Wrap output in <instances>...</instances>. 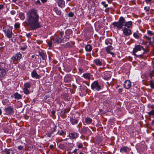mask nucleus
<instances>
[{
    "mask_svg": "<svg viewBox=\"0 0 154 154\" xmlns=\"http://www.w3.org/2000/svg\"><path fill=\"white\" fill-rule=\"evenodd\" d=\"M69 44V43H66V45H68Z\"/></svg>",
    "mask_w": 154,
    "mask_h": 154,
    "instance_id": "0e129e2a",
    "label": "nucleus"
},
{
    "mask_svg": "<svg viewBox=\"0 0 154 154\" xmlns=\"http://www.w3.org/2000/svg\"><path fill=\"white\" fill-rule=\"evenodd\" d=\"M131 86V82L129 80H127L125 82L124 84V87L126 89L129 88Z\"/></svg>",
    "mask_w": 154,
    "mask_h": 154,
    "instance_id": "f8f14e48",
    "label": "nucleus"
},
{
    "mask_svg": "<svg viewBox=\"0 0 154 154\" xmlns=\"http://www.w3.org/2000/svg\"><path fill=\"white\" fill-rule=\"evenodd\" d=\"M113 49V48L112 46L109 45L106 47V51L108 53L113 56L114 55L113 53L110 51L112 50Z\"/></svg>",
    "mask_w": 154,
    "mask_h": 154,
    "instance_id": "dca6fc26",
    "label": "nucleus"
},
{
    "mask_svg": "<svg viewBox=\"0 0 154 154\" xmlns=\"http://www.w3.org/2000/svg\"><path fill=\"white\" fill-rule=\"evenodd\" d=\"M39 55L41 56L43 60H46L47 58V55L45 53L42 52L39 53Z\"/></svg>",
    "mask_w": 154,
    "mask_h": 154,
    "instance_id": "393cba45",
    "label": "nucleus"
},
{
    "mask_svg": "<svg viewBox=\"0 0 154 154\" xmlns=\"http://www.w3.org/2000/svg\"><path fill=\"white\" fill-rule=\"evenodd\" d=\"M11 14H12V15H14L15 14V11H11Z\"/></svg>",
    "mask_w": 154,
    "mask_h": 154,
    "instance_id": "de8ad7c7",
    "label": "nucleus"
},
{
    "mask_svg": "<svg viewBox=\"0 0 154 154\" xmlns=\"http://www.w3.org/2000/svg\"><path fill=\"white\" fill-rule=\"evenodd\" d=\"M41 4V3L39 0H38L35 3V4L38 5H39Z\"/></svg>",
    "mask_w": 154,
    "mask_h": 154,
    "instance_id": "37998d69",
    "label": "nucleus"
},
{
    "mask_svg": "<svg viewBox=\"0 0 154 154\" xmlns=\"http://www.w3.org/2000/svg\"><path fill=\"white\" fill-rule=\"evenodd\" d=\"M2 154H14V152L11 149H6L3 151Z\"/></svg>",
    "mask_w": 154,
    "mask_h": 154,
    "instance_id": "f3484780",
    "label": "nucleus"
},
{
    "mask_svg": "<svg viewBox=\"0 0 154 154\" xmlns=\"http://www.w3.org/2000/svg\"><path fill=\"white\" fill-rule=\"evenodd\" d=\"M85 122L87 124H90L92 122V119L90 118H87L85 119Z\"/></svg>",
    "mask_w": 154,
    "mask_h": 154,
    "instance_id": "cd10ccee",
    "label": "nucleus"
},
{
    "mask_svg": "<svg viewBox=\"0 0 154 154\" xmlns=\"http://www.w3.org/2000/svg\"><path fill=\"white\" fill-rule=\"evenodd\" d=\"M48 45L49 47L50 48L52 47V43L51 42V41H48Z\"/></svg>",
    "mask_w": 154,
    "mask_h": 154,
    "instance_id": "a19ab883",
    "label": "nucleus"
},
{
    "mask_svg": "<svg viewBox=\"0 0 154 154\" xmlns=\"http://www.w3.org/2000/svg\"><path fill=\"white\" fill-rule=\"evenodd\" d=\"M114 27L116 28L118 30L122 29L123 26L129 28L132 27V22L131 21H125V19L122 17H121L117 22H115L112 23Z\"/></svg>",
    "mask_w": 154,
    "mask_h": 154,
    "instance_id": "f03ea898",
    "label": "nucleus"
},
{
    "mask_svg": "<svg viewBox=\"0 0 154 154\" xmlns=\"http://www.w3.org/2000/svg\"><path fill=\"white\" fill-rule=\"evenodd\" d=\"M3 31L5 35L9 38H11L13 35L12 30L7 28H3Z\"/></svg>",
    "mask_w": 154,
    "mask_h": 154,
    "instance_id": "20e7f679",
    "label": "nucleus"
},
{
    "mask_svg": "<svg viewBox=\"0 0 154 154\" xmlns=\"http://www.w3.org/2000/svg\"><path fill=\"white\" fill-rule=\"evenodd\" d=\"M147 33L148 35H150L151 36H152L154 35V32H152L151 31H150V30L147 31Z\"/></svg>",
    "mask_w": 154,
    "mask_h": 154,
    "instance_id": "c9c22d12",
    "label": "nucleus"
},
{
    "mask_svg": "<svg viewBox=\"0 0 154 154\" xmlns=\"http://www.w3.org/2000/svg\"><path fill=\"white\" fill-rule=\"evenodd\" d=\"M20 27V23H16L14 25V27L16 28H18Z\"/></svg>",
    "mask_w": 154,
    "mask_h": 154,
    "instance_id": "e433bc0d",
    "label": "nucleus"
},
{
    "mask_svg": "<svg viewBox=\"0 0 154 154\" xmlns=\"http://www.w3.org/2000/svg\"><path fill=\"white\" fill-rule=\"evenodd\" d=\"M64 34V32H60V35L61 37H62L63 35Z\"/></svg>",
    "mask_w": 154,
    "mask_h": 154,
    "instance_id": "603ef678",
    "label": "nucleus"
},
{
    "mask_svg": "<svg viewBox=\"0 0 154 154\" xmlns=\"http://www.w3.org/2000/svg\"><path fill=\"white\" fill-rule=\"evenodd\" d=\"M69 136L71 138L75 139L78 137V134L75 132L71 133L69 134Z\"/></svg>",
    "mask_w": 154,
    "mask_h": 154,
    "instance_id": "2eb2a0df",
    "label": "nucleus"
},
{
    "mask_svg": "<svg viewBox=\"0 0 154 154\" xmlns=\"http://www.w3.org/2000/svg\"><path fill=\"white\" fill-rule=\"evenodd\" d=\"M68 15L69 17H72L74 15V14L72 12H70L69 13Z\"/></svg>",
    "mask_w": 154,
    "mask_h": 154,
    "instance_id": "79ce46f5",
    "label": "nucleus"
},
{
    "mask_svg": "<svg viewBox=\"0 0 154 154\" xmlns=\"http://www.w3.org/2000/svg\"><path fill=\"white\" fill-rule=\"evenodd\" d=\"M79 154H84L83 153H82V152H80V153Z\"/></svg>",
    "mask_w": 154,
    "mask_h": 154,
    "instance_id": "69168bd1",
    "label": "nucleus"
},
{
    "mask_svg": "<svg viewBox=\"0 0 154 154\" xmlns=\"http://www.w3.org/2000/svg\"><path fill=\"white\" fill-rule=\"evenodd\" d=\"M22 57V55L20 53L17 54L15 56L12 57L11 59L13 61L20 60Z\"/></svg>",
    "mask_w": 154,
    "mask_h": 154,
    "instance_id": "1a4fd4ad",
    "label": "nucleus"
},
{
    "mask_svg": "<svg viewBox=\"0 0 154 154\" xmlns=\"http://www.w3.org/2000/svg\"><path fill=\"white\" fill-rule=\"evenodd\" d=\"M26 35L27 37H29L31 36V34L29 33H26Z\"/></svg>",
    "mask_w": 154,
    "mask_h": 154,
    "instance_id": "8fccbe9b",
    "label": "nucleus"
},
{
    "mask_svg": "<svg viewBox=\"0 0 154 154\" xmlns=\"http://www.w3.org/2000/svg\"><path fill=\"white\" fill-rule=\"evenodd\" d=\"M71 80V78L68 76H66L64 78V81L66 82H68Z\"/></svg>",
    "mask_w": 154,
    "mask_h": 154,
    "instance_id": "c85d7f7f",
    "label": "nucleus"
},
{
    "mask_svg": "<svg viewBox=\"0 0 154 154\" xmlns=\"http://www.w3.org/2000/svg\"><path fill=\"white\" fill-rule=\"evenodd\" d=\"M70 122L72 125H74L78 123V121L77 119L71 118L70 119Z\"/></svg>",
    "mask_w": 154,
    "mask_h": 154,
    "instance_id": "412c9836",
    "label": "nucleus"
},
{
    "mask_svg": "<svg viewBox=\"0 0 154 154\" xmlns=\"http://www.w3.org/2000/svg\"><path fill=\"white\" fill-rule=\"evenodd\" d=\"M14 95L15 98L17 99H20L22 98L21 95L17 92L15 93L14 94Z\"/></svg>",
    "mask_w": 154,
    "mask_h": 154,
    "instance_id": "a878e982",
    "label": "nucleus"
},
{
    "mask_svg": "<svg viewBox=\"0 0 154 154\" xmlns=\"http://www.w3.org/2000/svg\"><path fill=\"white\" fill-rule=\"evenodd\" d=\"M129 151V148L127 146L122 147L120 149V152L122 153H126Z\"/></svg>",
    "mask_w": 154,
    "mask_h": 154,
    "instance_id": "4468645a",
    "label": "nucleus"
},
{
    "mask_svg": "<svg viewBox=\"0 0 154 154\" xmlns=\"http://www.w3.org/2000/svg\"><path fill=\"white\" fill-rule=\"evenodd\" d=\"M143 50V54L145 52V50L144 48H143V47L141 45H136L133 49V53L134 54V55L136 56V54L135 53L137 52L138 51H140L141 50Z\"/></svg>",
    "mask_w": 154,
    "mask_h": 154,
    "instance_id": "39448f33",
    "label": "nucleus"
},
{
    "mask_svg": "<svg viewBox=\"0 0 154 154\" xmlns=\"http://www.w3.org/2000/svg\"><path fill=\"white\" fill-rule=\"evenodd\" d=\"M77 150H78V149H75L73 151V153H76Z\"/></svg>",
    "mask_w": 154,
    "mask_h": 154,
    "instance_id": "864d4df0",
    "label": "nucleus"
},
{
    "mask_svg": "<svg viewBox=\"0 0 154 154\" xmlns=\"http://www.w3.org/2000/svg\"><path fill=\"white\" fill-rule=\"evenodd\" d=\"M105 43L107 45H111L112 43V40L110 38H107L105 41Z\"/></svg>",
    "mask_w": 154,
    "mask_h": 154,
    "instance_id": "b1692460",
    "label": "nucleus"
},
{
    "mask_svg": "<svg viewBox=\"0 0 154 154\" xmlns=\"http://www.w3.org/2000/svg\"><path fill=\"white\" fill-rule=\"evenodd\" d=\"M122 29L123 33L125 36H129L131 34V31L129 28H128L125 27Z\"/></svg>",
    "mask_w": 154,
    "mask_h": 154,
    "instance_id": "0eeeda50",
    "label": "nucleus"
},
{
    "mask_svg": "<svg viewBox=\"0 0 154 154\" xmlns=\"http://www.w3.org/2000/svg\"><path fill=\"white\" fill-rule=\"evenodd\" d=\"M83 147V145L82 143H80L78 146V147L79 148H82Z\"/></svg>",
    "mask_w": 154,
    "mask_h": 154,
    "instance_id": "c03bdc74",
    "label": "nucleus"
},
{
    "mask_svg": "<svg viewBox=\"0 0 154 154\" xmlns=\"http://www.w3.org/2000/svg\"><path fill=\"white\" fill-rule=\"evenodd\" d=\"M57 13L58 14V15H60V12L59 11H58V12Z\"/></svg>",
    "mask_w": 154,
    "mask_h": 154,
    "instance_id": "6e6d98bb",
    "label": "nucleus"
},
{
    "mask_svg": "<svg viewBox=\"0 0 154 154\" xmlns=\"http://www.w3.org/2000/svg\"><path fill=\"white\" fill-rule=\"evenodd\" d=\"M52 40L55 43L57 44L61 43L62 41V39L59 37L54 38H53Z\"/></svg>",
    "mask_w": 154,
    "mask_h": 154,
    "instance_id": "ddd939ff",
    "label": "nucleus"
},
{
    "mask_svg": "<svg viewBox=\"0 0 154 154\" xmlns=\"http://www.w3.org/2000/svg\"><path fill=\"white\" fill-rule=\"evenodd\" d=\"M150 85L151 88H154V84L152 81L150 80Z\"/></svg>",
    "mask_w": 154,
    "mask_h": 154,
    "instance_id": "f704fd0d",
    "label": "nucleus"
},
{
    "mask_svg": "<svg viewBox=\"0 0 154 154\" xmlns=\"http://www.w3.org/2000/svg\"><path fill=\"white\" fill-rule=\"evenodd\" d=\"M79 71H82V69H80H80H79Z\"/></svg>",
    "mask_w": 154,
    "mask_h": 154,
    "instance_id": "052dcab7",
    "label": "nucleus"
},
{
    "mask_svg": "<svg viewBox=\"0 0 154 154\" xmlns=\"http://www.w3.org/2000/svg\"><path fill=\"white\" fill-rule=\"evenodd\" d=\"M103 75L104 79L106 80H108L111 77V72H105Z\"/></svg>",
    "mask_w": 154,
    "mask_h": 154,
    "instance_id": "9d476101",
    "label": "nucleus"
},
{
    "mask_svg": "<svg viewBox=\"0 0 154 154\" xmlns=\"http://www.w3.org/2000/svg\"><path fill=\"white\" fill-rule=\"evenodd\" d=\"M145 2L147 3H149L150 4L151 3H153V0H145Z\"/></svg>",
    "mask_w": 154,
    "mask_h": 154,
    "instance_id": "58836bf2",
    "label": "nucleus"
},
{
    "mask_svg": "<svg viewBox=\"0 0 154 154\" xmlns=\"http://www.w3.org/2000/svg\"><path fill=\"white\" fill-rule=\"evenodd\" d=\"M39 18L37 11L35 9L29 10L26 14V23L32 30H35L41 27Z\"/></svg>",
    "mask_w": 154,
    "mask_h": 154,
    "instance_id": "f257e3e1",
    "label": "nucleus"
},
{
    "mask_svg": "<svg viewBox=\"0 0 154 154\" xmlns=\"http://www.w3.org/2000/svg\"><path fill=\"white\" fill-rule=\"evenodd\" d=\"M63 114H64L65 113H66V110H63L62 112H63Z\"/></svg>",
    "mask_w": 154,
    "mask_h": 154,
    "instance_id": "4d7b16f0",
    "label": "nucleus"
},
{
    "mask_svg": "<svg viewBox=\"0 0 154 154\" xmlns=\"http://www.w3.org/2000/svg\"><path fill=\"white\" fill-rule=\"evenodd\" d=\"M5 74L6 70L4 69H0V77H3Z\"/></svg>",
    "mask_w": 154,
    "mask_h": 154,
    "instance_id": "4be33fe9",
    "label": "nucleus"
},
{
    "mask_svg": "<svg viewBox=\"0 0 154 154\" xmlns=\"http://www.w3.org/2000/svg\"><path fill=\"white\" fill-rule=\"evenodd\" d=\"M145 37L146 39V40H147L149 44H150L152 43V42L151 41V38L147 36H145Z\"/></svg>",
    "mask_w": 154,
    "mask_h": 154,
    "instance_id": "2f4dec72",
    "label": "nucleus"
},
{
    "mask_svg": "<svg viewBox=\"0 0 154 154\" xmlns=\"http://www.w3.org/2000/svg\"><path fill=\"white\" fill-rule=\"evenodd\" d=\"M102 5L105 7L106 8L108 6V4H106L105 2H103L101 3Z\"/></svg>",
    "mask_w": 154,
    "mask_h": 154,
    "instance_id": "ea45409f",
    "label": "nucleus"
},
{
    "mask_svg": "<svg viewBox=\"0 0 154 154\" xmlns=\"http://www.w3.org/2000/svg\"><path fill=\"white\" fill-rule=\"evenodd\" d=\"M34 55H33L32 56V58H34Z\"/></svg>",
    "mask_w": 154,
    "mask_h": 154,
    "instance_id": "680f3d73",
    "label": "nucleus"
},
{
    "mask_svg": "<svg viewBox=\"0 0 154 154\" xmlns=\"http://www.w3.org/2000/svg\"><path fill=\"white\" fill-rule=\"evenodd\" d=\"M4 8V5H0V10Z\"/></svg>",
    "mask_w": 154,
    "mask_h": 154,
    "instance_id": "09e8293b",
    "label": "nucleus"
},
{
    "mask_svg": "<svg viewBox=\"0 0 154 154\" xmlns=\"http://www.w3.org/2000/svg\"><path fill=\"white\" fill-rule=\"evenodd\" d=\"M92 49V48L90 45H87L85 46V49L87 52L91 51Z\"/></svg>",
    "mask_w": 154,
    "mask_h": 154,
    "instance_id": "5701e85b",
    "label": "nucleus"
},
{
    "mask_svg": "<svg viewBox=\"0 0 154 154\" xmlns=\"http://www.w3.org/2000/svg\"><path fill=\"white\" fill-rule=\"evenodd\" d=\"M94 63L97 66H101L102 65L101 62L100 61V60L99 59H97L94 60Z\"/></svg>",
    "mask_w": 154,
    "mask_h": 154,
    "instance_id": "aec40b11",
    "label": "nucleus"
},
{
    "mask_svg": "<svg viewBox=\"0 0 154 154\" xmlns=\"http://www.w3.org/2000/svg\"><path fill=\"white\" fill-rule=\"evenodd\" d=\"M57 134H59L60 135H63L66 134V132L63 131H61L60 132L58 131L57 133Z\"/></svg>",
    "mask_w": 154,
    "mask_h": 154,
    "instance_id": "473e14b6",
    "label": "nucleus"
},
{
    "mask_svg": "<svg viewBox=\"0 0 154 154\" xmlns=\"http://www.w3.org/2000/svg\"><path fill=\"white\" fill-rule=\"evenodd\" d=\"M133 36L136 39H138L139 38V34L138 33V31L135 32L133 34Z\"/></svg>",
    "mask_w": 154,
    "mask_h": 154,
    "instance_id": "c756f323",
    "label": "nucleus"
},
{
    "mask_svg": "<svg viewBox=\"0 0 154 154\" xmlns=\"http://www.w3.org/2000/svg\"><path fill=\"white\" fill-rule=\"evenodd\" d=\"M89 129L85 127H83L81 130L80 133L82 134H85L86 133Z\"/></svg>",
    "mask_w": 154,
    "mask_h": 154,
    "instance_id": "6ab92c4d",
    "label": "nucleus"
},
{
    "mask_svg": "<svg viewBox=\"0 0 154 154\" xmlns=\"http://www.w3.org/2000/svg\"><path fill=\"white\" fill-rule=\"evenodd\" d=\"M6 113L8 115L12 114L14 113L13 108L11 106H9L5 109Z\"/></svg>",
    "mask_w": 154,
    "mask_h": 154,
    "instance_id": "6e6552de",
    "label": "nucleus"
},
{
    "mask_svg": "<svg viewBox=\"0 0 154 154\" xmlns=\"http://www.w3.org/2000/svg\"><path fill=\"white\" fill-rule=\"evenodd\" d=\"M56 131V129H55V128H54V130L53 131Z\"/></svg>",
    "mask_w": 154,
    "mask_h": 154,
    "instance_id": "e2e57ef3",
    "label": "nucleus"
},
{
    "mask_svg": "<svg viewBox=\"0 0 154 154\" xmlns=\"http://www.w3.org/2000/svg\"><path fill=\"white\" fill-rule=\"evenodd\" d=\"M91 88L94 91H99L101 89V87L97 81H94L91 84Z\"/></svg>",
    "mask_w": 154,
    "mask_h": 154,
    "instance_id": "7ed1b4c3",
    "label": "nucleus"
},
{
    "mask_svg": "<svg viewBox=\"0 0 154 154\" xmlns=\"http://www.w3.org/2000/svg\"><path fill=\"white\" fill-rule=\"evenodd\" d=\"M66 0L67 1H71V0Z\"/></svg>",
    "mask_w": 154,
    "mask_h": 154,
    "instance_id": "338daca9",
    "label": "nucleus"
},
{
    "mask_svg": "<svg viewBox=\"0 0 154 154\" xmlns=\"http://www.w3.org/2000/svg\"><path fill=\"white\" fill-rule=\"evenodd\" d=\"M72 33V31L70 29H67L65 32L66 35H70Z\"/></svg>",
    "mask_w": 154,
    "mask_h": 154,
    "instance_id": "7c9ffc66",
    "label": "nucleus"
},
{
    "mask_svg": "<svg viewBox=\"0 0 154 154\" xmlns=\"http://www.w3.org/2000/svg\"><path fill=\"white\" fill-rule=\"evenodd\" d=\"M122 88H120L119 89L118 92L119 93H121L122 91Z\"/></svg>",
    "mask_w": 154,
    "mask_h": 154,
    "instance_id": "3c124183",
    "label": "nucleus"
},
{
    "mask_svg": "<svg viewBox=\"0 0 154 154\" xmlns=\"http://www.w3.org/2000/svg\"><path fill=\"white\" fill-rule=\"evenodd\" d=\"M20 19L22 20H23L25 18L24 14L23 13H21L20 14Z\"/></svg>",
    "mask_w": 154,
    "mask_h": 154,
    "instance_id": "4c0bfd02",
    "label": "nucleus"
},
{
    "mask_svg": "<svg viewBox=\"0 0 154 154\" xmlns=\"http://www.w3.org/2000/svg\"><path fill=\"white\" fill-rule=\"evenodd\" d=\"M23 148V147L21 146H19L18 147V149L19 150H21Z\"/></svg>",
    "mask_w": 154,
    "mask_h": 154,
    "instance_id": "49530a36",
    "label": "nucleus"
},
{
    "mask_svg": "<svg viewBox=\"0 0 154 154\" xmlns=\"http://www.w3.org/2000/svg\"><path fill=\"white\" fill-rule=\"evenodd\" d=\"M17 0H13V2H15Z\"/></svg>",
    "mask_w": 154,
    "mask_h": 154,
    "instance_id": "bf43d9fd",
    "label": "nucleus"
},
{
    "mask_svg": "<svg viewBox=\"0 0 154 154\" xmlns=\"http://www.w3.org/2000/svg\"><path fill=\"white\" fill-rule=\"evenodd\" d=\"M25 49V48H21V49L22 50H24Z\"/></svg>",
    "mask_w": 154,
    "mask_h": 154,
    "instance_id": "13d9d810",
    "label": "nucleus"
},
{
    "mask_svg": "<svg viewBox=\"0 0 154 154\" xmlns=\"http://www.w3.org/2000/svg\"><path fill=\"white\" fill-rule=\"evenodd\" d=\"M57 3L58 6L61 8H63L65 6V2L63 0H58Z\"/></svg>",
    "mask_w": 154,
    "mask_h": 154,
    "instance_id": "9b49d317",
    "label": "nucleus"
},
{
    "mask_svg": "<svg viewBox=\"0 0 154 154\" xmlns=\"http://www.w3.org/2000/svg\"><path fill=\"white\" fill-rule=\"evenodd\" d=\"M32 77L36 79H39L40 78V76L38 75L35 70L33 71L32 72Z\"/></svg>",
    "mask_w": 154,
    "mask_h": 154,
    "instance_id": "a211bd4d",
    "label": "nucleus"
},
{
    "mask_svg": "<svg viewBox=\"0 0 154 154\" xmlns=\"http://www.w3.org/2000/svg\"><path fill=\"white\" fill-rule=\"evenodd\" d=\"M42 3H45L46 2L47 0H41Z\"/></svg>",
    "mask_w": 154,
    "mask_h": 154,
    "instance_id": "5fc2aeb1",
    "label": "nucleus"
},
{
    "mask_svg": "<svg viewBox=\"0 0 154 154\" xmlns=\"http://www.w3.org/2000/svg\"><path fill=\"white\" fill-rule=\"evenodd\" d=\"M147 114L149 116L153 115L154 116V110H152L149 112L147 113Z\"/></svg>",
    "mask_w": 154,
    "mask_h": 154,
    "instance_id": "72a5a7b5",
    "label": "nucleus"
},
{
    "mask_svg": "<svg viewBox=\"0 0 154 154\" xmlns=\"http://www.w3.org/2000/svg\"><path fill=\"white\" fill-rule=\"evenodd\" d=\"M144 9L146 10V11H149V8L148 7V8H147L146 7H145L144 8Z\"/></svg>",
    "mask_w": 154,
    "mask_h": 154,
    "instance_id": "a18cd8bd",
    "label": "nucleus"
},
{
    "mask_svg": "<svg viewBox=\"0 0 154 154\" xmlns=\"http://www.w3.org/2000/svg\"><path fill=\"white\" fill-rule=\"evenodd\" d=\"M24 87L23 89L24 93L26 94H29L30 91L28 89L31 87V85L29 83H26L24 85Z\"/></svg>",
    "mask_w": 154,
    "mask_h": 154,
    "instance_id": "423d86ee",
    "label": "nucleus"
},
{
    "mask_svg": "<svg viewBox=\"0 0 154 154\" xmlns=\"http://www.w3.org/2000/svg\"><path fill=\"white\" fill-rule=\"evenodd\" d=\"M148 51L146 50V52H147Z\"/></svg>",
    "mask_w": 154,
    "mask_h": 154,
    "instance_id": "774afa93",
    "label": "nucleus"
},
{
    "mask_svg": "<svg viewBox=\"0 0 154 154\" xmlns=\"http://www.w3.org/2000/svg\"><path fill=\"white\" fill-rule=\"evenodd\" d=\"M83 77L86 79H90L91 77V75L89 73H85L83 74Z\"/></svg>",
    "mask_w": 154,
    "mask_h": 154,
    "instance_id": "bb28decb",
    "label": "nucleus"
}]
</instances>
